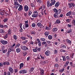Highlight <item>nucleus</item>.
<instances>
[{
    "instance_id": "obj_1",
    "label": "nucleus",
    "mask_w": 75,
    "mask_h": 75,
    "mask_svg": "<svg viewBox=\"0 0 75 75\" xmlns=\"http://www.w3.org/2000/svg\"><path fill=\"white\" fill-rule=\"evenodd\" d=\"M37 25L38 27H40V28H41L43 29H44V28H45L44 26L40 23H37Z\"/></svg>"
},
{
    "instance_id": "obj_2",
    "label": "nucleus",
    "mask_w": 75,
    "mask_h": 75,
    "mask_svg": "<svg viewBox=\"0 0 75 75\" xmlns=\"http://www.w3.org/2000/svg\"><path fill=\"white\" fill-rule=\"evenodd\" d=\"M21 49L23 51H26L28 50V48L25 46H22L21 47Z\"/></svg>"
},
{
    "instance_id": "obj_3",
    "label": "nucleus",
    "mask_w": 75,
    "mask_h": 75,
    "mask_svg": "<svg viewBox=\"0 0 75 75\" xmlns=\"http://www.w3.org/2000/svg\"><path fill=\"white\" fill-rule=\"evenodd\" d=\"M0 42L2 43L3 45H6V44H8V42L6 40H0Z\"/></svg>"
},
{
    "instance_id": "obj_4",
    "label": "nucleus",
    "mask_w": 75,
    "mask_h": 75,
    "mask_svg": "<svg viewBox=\"0 0 75 75\" xmlns=\"http://www.w3.org/2000/svg\"><path fill=\"white\" fill-rule=\"evenodd\" d=\"M68 7L69 8H71L72 7H75V4L74 3H69L68 4Z\"/></svg>"
},
{
    "instance_id": "obj_5",
    "label": "nucleus",
    "mask_w": 75,
    "mask_h": 75,
    "mask_svg": "<svg viewBox=\"0 0 75 75\" xmlns=\"http://www.w3.org/2000/svg\"><path fill=\"white\" fill-rule=\"evenodd\" d=\"M27 72V71L26 70H23L19 71V73L20 74H26Z\"/></svg>"
},
{
    "instance_id": "obj_6",
    "label": "nucleus",
    "mask_w": 75,
    "mask_h": 75,
    "mask_svg": "<svg viewBox=\"0 0 75 75\" xmlns=\"http://www.w3.org/2000/svg\"><path fill=\"white\" fill-rule=\"evenodd\" d=\"M24 10L25 12H27L28 10V7L27 5H25L24 6Z\"/></svg>"
},
{
    "instance_id": "obj_7",
    "label": "nucleus",
    "mask_w": 75,
    "mask_h": 75,
    "mask_svg": "<svg viewBox=\"0 0 75 75\" xmlns=\"http://www.w3.org/2000/svg\"><path fill=\"white\" fill-rule=\"evenodd\" d=\"M51 52L49 50H47L45 52V55L46 56H50Z\"/></svg>"
},
{
    "instance_id": "obj_8",
    "label": "nucleus",
    "mask_w": 75,
    "mask_h": 75,
    "mask_svg": "<svg viewBox=\"0 0 75 75\" xmlns=\"http://www.w3.org/2000/svg\"><path fill=\"white\" fill-rule=\"evenodd\" d=\"M8 70L12 74H13V72H14V69H13L11 67H9L8 68Z\"/></svg>"
},
{
    "instance_id": "obj_9",
    "label": "nucleus",
    "mask_w": 75,
    "mask_h": 75,
    "mask_svg": "<svg viewBox=\"0 0 75 75\" xmlns=\"http://www.w3.org/2000/svg\"><path fill=\"white\" fill-rule=\"evenodd\" d=\"M36 40L38 41L39 47H41V41H40V40L38 39H37Z\"/></svg>"
},
{
    "instance_id": "obj_10",
    "label": "nucleus",
    "mask_w": 75,
    "mask_h": 75,
    "mask_svg": "<svg viewBox=\"0 0 75 75\" xmlns=\"http://www.w3.org/2000/svg\"><path fill=\"white\" fill-rule=\"evenodd\" d=\"M47 7H51L52 6V4L51 3H50V2L49 1H47Z\"/></svg>"
},
{
    "instance_id": "obj_11",
    "label": "nucleus",
    "mask_w": 75,
    "mask_h": 75,
    "mask_svg": "<svg viewBox=\"0 0 75 75\" xmlns=\"http://www.w3.org/2000/svg\"><path fill=\"white\" fill-rule=\"evenodd\" d=\"M60 48L62 49H67V47L64 45L61 44Z\"/></svg>"
},
{
    "instance_id": "obj_12",
    "label": "nucleus",
    "mask_w": 75,
    "mask_h": 75,
    "mask_svg": "<svg viewBox=\"0 0 75 75\" xmlns=\"http://www.w3.org/2000/svg\"><path fill=\"white\" fill-rule=\"evenodd\" d=\"M14 5H15V8H16V9H17L18 7H19V6H20V5L18 4V2L16 3V4H14Z\"/></svg>"
},
{
    "instance_id": "obj_13",
    "label": "nucleus",
    "mask_w": 75,
    "mask_h": 75,
    "mask_svg": "<svg viewBox=\"0 0 75 75\" xmlns=\"http://www.w3.org/2000/svg\"><path fill=\"white\" fill-rule=\"evenodd\" d=\"M3 65H9L10 63L8 62H5L3 63Z\"/></svg>"
},
{
    "instance_id": "obj_14",
    "label": "nucleus",
    "mask_w": 75,
    "mask_h": 75,
    "mask_svg": "<svg viewBox=\"0 0 75 75\" xmlns=\"http://www.w3.org/2000/svg\"><path fill=\"white\" fill-rule=\"evenodd\" d=\"M72 13V11H69L66 13V16H69L71 15Z\"/></svg>"
},
{
    "instance_id": "obj_15",
    "label": "nucleus",
    "mask_w": 75,
    "mask_h": 75,
    "mask_svg": "<svg viewBox=\"0 0 75 75\" xmlns=\"http://www.w3.org/2000/svg\"><path fill=\"white\" fill-rule=\"evenodd\" d=\"M40 75H44V70L43 69L40 70Z\"/></svg>"
},
{
    "instance_id": "obj_16",
    "label": "nucleus",
    "mask_w": 75,
    "mask_h": 75,
    "mask_svg": "<svg viewBox=\"0 0 75 75\" xmlns=\"http://www.w3.org/2000/svg\"><path fill=\"white\" fill-rule=\"evenodd\" d=\"M23 10V6L21 5H20L18 9V11H21V10Z\"/></svg>"
},
{
    "instance_id": "obj_17",
    "label": "nucleus",
    "mask_w": 75,
    "mask_h": 75,
    "mask_svg": "<svg viewBox=\"0 0 75 75\" xmlns=\"http://www.w3.org/2000/svg\"><path fill=\"white\" fill-rule=\"evenodd\" d=\"M54 18H58L59 17V14H58L57 13H55L54 14Z\"/></svg>"
},
{
    "instance_id": "obj_18",
    "label": "nucleus",
    "mask_w": 75,
    "mask_h": 75,
    "mask_svg": "<svg viewBox=\"0 0 75 75\" xmlns=\"http://www.w3.org/2000/svg\"><path fill=\"white\" fill-rule=\"evenodd\" d=\"M66 41L67 44H69L70 45H71V43H72V42H71V41H70V40H69V39H67Z\"/></svg>"
},
{
    "instance_id": "obj_19",
    "label": "nucleus",
    "mask_w": 75,
    "mask_h": 75,
    "mask_svg": "<svg viewBox=\"0 0 75 75\" xmlns=\"http://www.w3.org/2000/svg\"><path fill=\"white\" fill-rule=\"evenodd\" d=\"M51 2L52 6V5H54V4H55L56 2V1L55 0H51Z\"/></svg>"
},
{
    "instance_id": "obj_20",
    "label": "nucleus",
    "mask_w": 75,
    "mask_h": 75,
    "mask_svg": "<svg viewBox=\"0 0 75 75\" xmlns=\"http://www.w3.org/2000/svg\"><path fill=\"white\" fill-rule=\"evenodd\" d=\"M20 67L19 69H21L24 66V63H21L19 65Z\"/></svg>"
},
{
    "instance_id": "obj_21",
    "label": "nucleus",
    "mask_w": 75,
    "mask_h": 75,
    "mask_svg": "<svg viewBox=\"0 0 75 75\" xmlns=\"http://www.w3.org/2000/svg\"><path fill=\"white\" fill-rule=\"evenodd\" d=\"M37 48H38V47H35V49H33L32 50L34 52H36L37 51Z\"/></svg>"
},
{
    "instance_id": "obj_22",
    "label": "nucleus",
    "mask_w": 75,
    "mask_h": 75,
    "mask_svg": "<svg viewBox=\"0 0 75 75\" xmlns=\"http://www.w3.org/2000/svg\"><path fill=\"white\" fill-rule=\"evenodd\" d=\"M33 14H35L37 17H38V12L37 11H34Z\"/></svg>"
},
{
    "instance_id": "obj_23",
    "label": "nucleus",
    "mask_w": 75,
    "mask_h": 75,
    "mask_svg": "<svg viewBox=\"0 0 75 75\" xmlns=\"http://www.w3.org/2000/svg\"><path fill=\"white\" fill-rule=\"evenodd\" d=\"M61 11H62V10L61 9H59L57 10V13L58 14H61Z\"/></svg>"
},
{
    "instance_id": "obj_24",
    "label": "nucleus",
    "mask_w": 75,
    "mask_h": 75,
    "mask_svg": "<svg viewBox=\"0 0 75 75\" xmlns=\"http://www.w3.org/2000/svg\"><path fill=\"white\" fill-rule=\"evenodd\" d=\"M59 5V2H57L55 5V7H58Z\"/></svg>"
},
{
    "instance_id": "obj_25",
    "label": "nucleus",
    "mask_w": 75,
    "mask_h": 75,
    "mask_svg": "<svg viewBox=\"0 0 75 75\" xmlns=\"http://www.w3.org/2000/svg\"><path fill=\"white\" fill-rule=\"evenodd\" d=\"M14 51V49L12 48H9L8 49V51H9L10 52H13Z\"/></svg>"
},
{
    "instance_id": "obj_26",
    "label": "nucleus",
    "mask_w": 75,
    "mask_h": 75,
    "mask_svg": "<svg viewBox=\"0 0 75 75\" xmlns=\"http://www.w3.org/2000/svg\"><path fill=\"white\" fill-rule=\"evenodd\" d=\"M61 58H63V59L62 61H66V58L65 57V56H62L61 57Z\"/></svg>"
},
{
    "instance_id": "obj_27",
    "label": "nucleus",
    "mask_w": 75,
    "mask_h": 75,
    "mask_svg": "<svg viewBox=\"0 0 75 75\" xmlns=\"http://www.w3.org/2000/svg\"><path fill=\"white\" fill-rule=\"evenodd\" d=\"M34 67L31 68L29 70V72H30V73L32 72H33L34 71Z\"/></svg>"
},
{
    "instance_id": "obj_28",
    "label": "nucleus",
    "mask_w": 75,
    "mask_h": 75,
    "mask_svg": "<svg viewBox=\"0 0 75 75\" xmlns=\"http://www.w3.org/2000/svg\"><path fill=\"white\" fill-rule=\"evenodd\" d=\"M54 68H59V64H54Z\"/></svg>"
},
{
    "instance_id": "obj_29",
    "label": "nucleus",
    "mask_w": 75,
    "mask_h": 75,
    "mask_svg": "<svg viewBox=\"0 0 75 75\" xmlns=\"http://www.w3.org/2000/svg\"><path fill=\"white\" fill-rule=\"evenodd\" d=\"M27 36L28 37V38H30V39L31 40H32L33 39V37L31 36L30 35H27Z\"/></svg>"
},
{
    "instance_id": "obj_30",
    "label": "nucleus",
    "mask_w": 75,
    "mask_h": 75,
    "mask_svg": "<svg viewBox=\"0 0 75 75\" xmlns=\"http://www.w3.org/2000/svg\"><path fill=\"white\" fill-rule=\"evenodd\" d=\"M55 23L57 24H60V23H61V21L59 19H57L56 20Z\"/></svg>"
},
{
    "instance_id": "obj_31",
    "label": "nucleus",
    "mask_w": 75,
    "mask_h": 75,
    "mask_svg": "<svg viewBox=\"0 0 75 75\" xmlns=\"http://www.w3.org/2000/svg\"><path fill=\"white\" fill-rule=\"evenodd\" d=\"M31 7H32V8L33 9V7H35V4L34 3H32L31 4Z\"/></svg>"
},
{
    "instance_id": "obj_32",
    "label": "nucleus",
    "mask_w": 75,
    "mask_h": 75,
    "mask_svg": "<svg viewBox=\"0 0 75 75\" xmlns=\"http://www.w3.org/2000/svg\"><path fill=\"white\" fill-rule=\"evenodd\" d=\"M5 33L4 30L3 29L0 30V33L1 34H4Z\"/></svg>"
},
{
    "instance_id": "obj_33",
    "label": "nucleus",
    "mask_w": 75,
    "mask_h": 75,
    "mask_svg": "<svg viewBox=\"0 0 75 75\" xmlns=\"http://www.w3.org/2000/svg\"><path fill=\"white\" fill-rule=\"evenodd\" d=\"M45 35L47 37H48V35H49V33H48V32H45Z\"/></svg>"
},
{
    "instance_id": "obj_34",
    "label": "nucleus",
    "mask_w": 75,
    "mask_h": 75,
    "mask_svg": "<svg viewBox=\"0 0 75 75\" xmlns=\"http://www.w3.org/2000/svg\"><path fill=\"white\" fill-rule=\"evenodd\" d=\"M69 61L66 62L64 66L65 67H67V66H68V65L69 64Z\"/></svg>"
},
{
    "instance_id": "obj_35",
    "label": "nucleus",
    "mask_w": 75,
    "mask_h": 75,
    "mask_svg": "<svg viewBox=\"0 0 75 75\" xmlns=\"http://www.w3.org/2000/svg\"><path fill=\"white\" fill-rule=\"evenodd\" d=\"M7 49H4V50L2 51V54H5L6 52H7Z\"/></svg>"
},
{
    "instance_id": "obj_36",
    "label": "nucleus",
    "mask_w": 75,
    "mask_h": 75,
    "mask_svg": "<svg viewBox=\"0 0 75 75\" xmlns=\"http://www.w3.org/2000/svg\"><path fill=\"white\" fill-rule=\"evenodd\" d=\"M23 56L24 57H25V55H27V52H23Z\"/></svg>"
},
{
    "instance_id": "obj_37",
    "label": "nucleus",
    "mask_w": 75,
    "mask_h": 75,
    "mask_svg": "<svg viewBox=\"0 0 75 75\" xmlns=\"http://www.w3.org/2000/svg\"><path fill=\"white\" fill-rule=\"evenodd\" d=\"M20 43H17L16 45L15 48H18L19 47H20Z\"/></svg>"
},
{
    "instance_id": "obj_38",
    "label": "nucleus",
    "mask_w": 75,
    "mask_h": 75,
    "mask_svg": "<svg viewBox=\"0 0 75 75\" xmlns=\"http://www.w3.org/2000/svg\"><path fill=\"white\" fill-rule=\"evenodd\" d=\"M13 38L15 40H17V35H14L13 36Z\"/></svg>"
},
{
    "instance_id": "obj_39",
    "label": "nucleus",
    "mask_w": 75,
    "mask_h": 75,
    "mask_svg": "<svg viewBox=\"0 0 75 75\" xmlns=\"http://www.w3.org/2000/svg\"><path fill=\"white\" fill-rule=\"evenodd\" d=\"M57 28H54L52 29V31L53 32H56L57 31Z\"/></svg>"
},
{
    "instance_id": "obj_40",
    "label": "nucleus",
    "mask_w": 75,
    "mask_h": 75,
    "mask_svg": "<svg viewBox=\"0 0 75 75\" xmlns=\"http://www.w3.org/2000/svg\"><path fill=\"white\" fill-rule=\"evenodd\" d=\"M16 52H17V53H18V52H20V51H21L20 49L17 48L16 49Z\"/></svg>"
},
{
    "instance_id": "obj_41",
    "label": "nucleus",
    "mask_w": 75,
    "mask_h": 75,
    "mask_svg": "<svg viewBox=\"0 0 75 75\" xmlns=\"http://www.w3.org/2000/svg\"><path fill=\"white\" fill-rule=\"evenodd\" d=\"M21 38L23 40H25L27 39V38L25 37L22 36L21 37Z\"/></svg>"
},
{
    "instance_id": "obj_42",
    "label": "nucleus",
    "mask_w": 75,
    "mask_h": 75,
    "mask_svg": "<svg viewBox=\"0 0 75 75\" xmlns=\"http://www.w3.org/2000/svg\"><path fill=\"white\" fill-rule=\"evenodd\" d=\"M10 52L8 51L6 53V57H9V56H10Z\"/></svg>"
},
{
    "instance_id": "obj_43",
    "label": "nucleus",
    "mask_w": 75,
    "mask_h": 75,
    "mask_svg": "<svg viewBox=\"0 0 75 75\" xmlns=\"http://www.w3.org/2000/svg\"><path fill=\"white\" fill-rule=\"evenodd\" d=\"M40 58L41 59H42V60H44L45 59V56H42L41 55H40Z\"/></svg>"
},
{
    "instance_id": "obj_44",
    "label": "nucleus",
    "mask_w": 75,
    "mask_h": 75,
    "mask_svg": "<svg viewBox=\"0 0 75 75\" xmlns=\"http://www.w3.org/2000/svg\"><path fill=\"white\" fill-rule=\"evenodd\" d=\"M60 52H66V50L64 49H61L60 50Z\"/></svg>"
},
{
    "instance_id": "obj_45",
    "label": "nucleus",
    "mask_w": 75,
    "mask_h": 75,
    "mask_svg": "<svg viewBox=\"0 0 75 75\" xmlns=\"http://www.w3.org/2000/svg\"><path fill=\"white\" fill-rule=\"evenodd\" d=\"M33 14V13H32V12L31 11H30L28 12V16H29V17H30V15L31 14Z\"/></svg>"
},
{
    "instance_id": "obj_46",
    "label": "nucleus",
    "mask_w": 75,
    "mask_h": 75,
    "mask_svg": "<svg viewBox=\"0 0 75 75\" xmlns=\"http://www.w3.org/2000/svg\"><path fill=\"white\" fill-rule=\"evenodd\" d=\"M72 31V30L71 29H69L67 31V33L68 34H69V33H71Z\"/></svg>"
},
{
    "instance_id": "obj_47",
    "label": "nucleus",
    "mask_w": 75,
    "mask_h": 75,
    "mask_svg": "<svg viewBox=\"0 0 75 75\" xmlns=\"http://www.w3.org/2000/svg\"><path fill=\"white\" fill-rule=\"evenodd\" d=\"M37 2V3H38L39 4H41L42 3V2L41 1V0H36Z\"/></svg>"
},
{
    "instance_id": "obj_48",
    "label": "nucleus",
    "mask_w": 75,
    "mask_h": 75,
    "mask_svg": "<svg viewBox=\"0 0 75 75\" xmlns=\"http://www.w3.org/2000/svg\"><path fill=\"white\" fill-rule=\"evenodd\" d=\"M40 40L41 41H43V42H44V41H45V39L44 38H41L40 39Z\"/></svg>"
},
{
    "instance_id": "obj_49",
    "label": "nucleus",
    "mask_w": 75,
    "mask_h": 75,
    "mask_svg": "<svg viewBox=\"0 0 75 75\" xmlns=\"http://www.w3.org/2000/svg\"><path fill=\"white\" fill-rule=\"evenodd\" d=\"M57 9L56 8H54L53 9V11L54 13H57Z\"/></svg>"
},
{
    "instance_id": "obj_50",
    "label": "nucleus",
    "mask_w": 75,
    "mask_h": 75,
    "mask_svg": "<svg viewBox=\"0 0 75 75\" xmlns=\"http://www.w3.org/2000/svg\"><path fill=\"white\" fill-rule=\"evenodd\" d=\"M41 8H42V10H44V8H45V6L44 5H43L41 6Z\"/></svg>"
},
{
    "instance_id": "obj_51",
    "label": "nucleus",
    "mask_w": 75,
    "mask_h": 75,
    "mask_svg": "<svg viewBox=\"0 0 75 75\" xmlns=\"http://www.w3.org/2000/svg\"><path fill=\"white\" fill-rule=\"evenodd\" d=\"M32 17H33L34 18H36L38 16H36L35 14H33L32 15Z\"/></svg>"
},
{
    "instance_id": "obj_52",
    "label": "nucleus",
    "mask_w": 75,
    "mask_h": 75,
    "mask_svg": "<svg viewBox=\"0 0 75 75\" xmlns=\"http://www.w3.org/2000/svg\"><path fill=\"white\" fill-rule=\"evenodd\" d=\"M27 42H28V40H25V41L23 42L22 43L23 44H27Z\"/></svg>"
},
{
    "instance_id": "obj_53",
    "label": "nucleus",
    "mask_w": 75,
    "mask_h": 75,
    "mask_svg": "<svg viewBox=\"0 0 75 75\" xmlns=\"http://www.w3.org/2000/svg\"><path fill=\"white\" fill-rule=\"evenodd\" d=\"M64 71V69L63 68L61 69H59V72L62 73Z\"/></svg>"
},
{
    "instance_id": "obj_54",
    "label": "nucleus",
    "mask_w": 75,
    "mask_h": 75,
    "mask_svg": "<svg viewBox=\"0 0 75 75\" xmlns=\"http://www.w3.org/2000/svg\"><path fill=\"white\" fill-rule=\"evenodd\" d=\"M54 54H57L58 53V50H54Z\"/></svg>"
},
{
    "instance_id": "obj_55",
    "label": "nucleus",
    "mask_w": 75,
    "mask_h": 75,
    "mask_svg": "<svg viewBox=\"0 0 75 75\" xmlns=\"http://www.w3.org/2000/svg\"><path fill=\"white\" fill-rule=\"evenodd\" d=\"M30 33L32 35H34V34H35V32L33 31H31L30 32Z\"/></svg>"
},
{
    "instance_id": "obj_56",
    "label": "nucleus",
    "mask_w": 75,
    "mask_h": 75,
    "mask_svg": "<svg viewBox=\"0 0 75 75\" xmlns=\"http://www.w3.org/2000/svg\"><path fill=\"white\" fill-rule=\"evenodd\" d=\"M8 34H6L4 36V39H6L7 37H8Z\"/></svg>"
},
{
    "instance_id": "obj_57",
    "label": "nucleus",
    "mask_w": 75,
    "mask_h": 75,
    "mask_svg": "<svg viewBox=\"0 0 75 75\" xmlns=\"http://www.w3.org/2000/svg\"><path fill=\"white\" fill-rule=\"evenodd\" d=\"M8 20V19H7V18H6L3 20V21H4V23H6V22H7V21Z\"/></svg>"
},
{
    "instance_id": "obj_58",
    "label": "nucleus",
    "mask_w": 75,
    "mask_h": 75,
    "mask_svg": "<svg viewBox=\"0 0 75 75\" xmlns=\"http://www.w3.org/2000/svg\"><path fill=\"white\" fill-rule=\"evenodd\" d=\"M52 36L51 35H49L48 36V38L49 40H51V39H52Z\"/></svg>"
},
{
    "instance_id": "obj_59",
    "label": "nucleus",
    "mask_w": 75,
    "mask_h": 75,
    "mask_svg": "<svg viewBox=\"0 0 75 75\" xmlns=\"http://www.w3.org/2000/svg\"><path fill=\"white\" fill-rule=\"evenodd\" d=\"M0 15L2 16H4V13L3 12H0Z\"/></svg>"
},
{
    "instance_id": "obj_60",
    "label": "nucleus",
    "mask_w": 75,
    "mask_h": 75,
    "mask_svg": "<svg viewBox=\"0 0 75 75\" xmlns=\"http://www.w3.org/2000/svg\"><path fill=\"white\" fill-rule=\"evenodd\" d=\"M45 61H42L41 62V64L42 65H44V64H45Z\"/></svg>"
},
{
    "instance_id": "obj_61",
    "label": "nucleus",
    "mask_w": 75,
    "mask_h": 75,
    "mask_svg": "<svg viewBox=\"0 0 75 75\" xmlns=\"http://www.w3.org/2000/svg\"><path fill=\"white\" fill-rule=\"evenodd\" d=\"M47 44V42H42L41 44L42 45H45V44Z\"/></svg>"
},
{
    "instance_id": "obj_62",
    "label": "nucleus",
    "mask_w": 75,
    "mask_h": 75,
    "mask_svg": "<svg viewBox=\"0 0 75 75\" xmlns=\"http://www.w3.org/2000/svg\"><path fill=\"white\" fill-rule=\"evenodd\" d=\"M72 23L75 26V21L74 20V19L73 20Z\"/></svg>"
},
{
    "instance_id": "obj_63",
    "label": "nucleus",
    "mask_w": 75,
    "mask_h": 75,
    "mask_svg": "<svg viewBox=\"0 0 75 75\" xmlns=\"http://www.w3.org/2000/svg\"><path fill=\"white\" fill-rule=\"evenodd\" d=\"M8 35L11 34V30L10 29H9L8 30Z\"/></svg>"
},
{
    "instance_id": "obj_64",
    "label": "nucleus",
    "mask_w": 75,
    "mask_h": 75,
    "mask_svg": "<svg viewBox=\"0 0 75 75\" xmlns=\"http://www.w3.org/2000/svg\"><path fill=\"white\" fill-rule=\"evenodd\" d=\"M11 75V73L9 71H8L7 73V75Z\"/></svg>"
}]
</instances>
